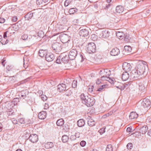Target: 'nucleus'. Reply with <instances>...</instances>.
<instances>
[{
	"instance_id": "1",
	"label": "nucleus",
	"mask_w": 151,
	"mask_h": 151,
	"mask_svg": "<svg viewBox=\"0 0 151 151\" xmlns=\"http://www.w3.org/2000/svg\"><path fill=\"white\" fill-rule=\"evenodd\" d=\"M80 97L82 101V103L87 106H91L94 104L95 100L92 97H89L88 95L82 94L80 95Z\"/></svg>"
},
{
	"instance_id": "2",
	"label": "nucleus",
	"mask_w": 151,
	"mask_h": 151,
	"mask_svg": "<svg viewBox=\"0 0 151 151\" xmlns=\"http://www.w3.org/2000/svg\"><path fill=\"white\" fill-rule=\"evenodd\" d=\"M130 77L133 80H137L139 79V77L140 76L138 72L137 68L136 67L133 68L131 72Z\"/></svg>"
},
{
	"instance_id": "3",
	"label": "nucleus",
	"mask_w": 151,
	"mask_h": 151,
	"mask_svg": "<svg viewBox=\"0 0 151 151\" xmlns=\"http://www.w3.org/2000/svg\"><path fill=\"white\" fill-rule=\"evenodd\" d=\"M61 44L58 42L53 43L52 45V48L54 51L56 53L58 54L61 50L62 48Z\"/></svg>"
},
{
	"instance_id": "4",
	"label": "nucleus",
	"mask_w": 151,
	"mask_h": 151,
	"mask_svg": "<svg viewBox=\"0 0 151 151\" xmlns=\"http://www.w3.org/2000/svg\"><path fill=\"white\" fill-rule=\"evenodd\" d=\"M59 37L60 41L63 43L68 42L70 40V36L65 34H62L60 35Z\"/></svg>"
},
{
	"instance_id": "5",
	"label": "nucleus",
	"mask_w": 151,
	"mask_h": 151,
	"mask_svg": "<svg viewBox=\"0 0 151 151\" xmlns=\"http://www.w3.org/2000/svg\"><path fill=\"white\" fill-rule=\"evenodd\" d=\"M96 51V47L95 44L93 42L89 43L87 47V51L89 53H94Z\"/></svg>"
},
{
	"instance_id": "6",
	"label": "nucleus",
	"mask_w": 151,
	"mask_h": 151,
	"mask_svg": "<svg viewBox=\"0 0 151 151\" xmlns=\"http://www.w3.org/2000/svg\"><path fill=\"white\" fill-rule=\"evenodd\" d=\"M78 54L77 51L76 49H73L69 52L68 55L69 58L70 60H74Z\"/></svg>"
},
{
	"instance_id": "7",
	"label": "nucleus",
	"mask_w": 151,
	"mask_h": 151,
	"mask_svg": "<svg viewBox=\"0 0 151 151\" xmlns=\"http://www.w3.org/2000/svg\"><path fill=\"white\" fill-rule=\"evenodd\" d=\"M110 33L107 30H105L102 31L100 34V37L102 38H107L110 36Z\"/></svg>"
},
{
	"instance_id": "8",
	"label": "nucleus",
	"mask_w": 151,
	"mask_h": 151,
	"mask_svg": "<svg viewBox=\"0 0 151 151\" xmlns=\"http://www.w3.org/2000/svg\"><path fill=\"white\" fill-rule=\"evenodd\" d=\"M29 139L30 142L34 143L38 140V136L36 134H31L29 137Z\"/></svg>"
},
{
	"instance_id": "9",
	"label": "nucleus",
	"mask_w": 151,
	"mask_h": 151,
	"mask_svg": "<svg viewBox=\"0 0 151 151\" xmlns=\"http://www.w3.org/2000/svg\"><path fill=\"white\" fill-rule=\"evenodd\" d=\"M150 104V102L148 99H144L142 103V106L144 108H149Z\"/></svg>"
},
{
	"instance_id": "10",
	"label": "nucleus",
	"mask_w": 151,
	"mask_h": 151,
	"mask_svg": "<svg viewBox=\"0 0 151 151\" xmlns=\"http://www.w3.org/2000/svg\"><path fill=\"white\" fill-rule=\"evenodd\" d=\"M55 57L52 54L48 53L46 54L45 56V59L48 62H51L54 59Z\"/></svg>"
},
{
	"instance_id": "11",
	"label": "nucleus",
	"mask_w": 151,
	"mask_h": 151,
	"mask_svg": "<svg viewBox=\"0 0 151 151\" xmlns=\"http://www.w3.org/2000/svg\"><path fill=\"white\" fill-rule=\"evenodd\" d=\"M57 88L58 91L61 92L66 90V86L65 84L63 83L60 84L57 86Z\"/></svg>"
},
{
	"instance_id": "12",
	"label": "nucleus",
	"mask_w": 151,
	"mask_h": 151,
	"mask_svg": "<svg viewBox=\"0 0 151 151\" xmlns=\"http://www.w3.org/2000/svg\"><path fill=\"white\" fill-rule=\"evenodd\" d=\"M89 33L88 30L86 29H81L79 33L80 35L82 37L87 36Z\"/></svg>"
},
{
	"instance_id": "13",
	"label": "nucleus",
	"mask_w": 151,
	"mask_h": 151,
	"mask_svg": "<svg viewBox=\"0 0 151 151\" xmlns=\"http://www.w3.org/2000/svg\"><path fill=\"white\" fill-rule=\"evenodd\" d=\"M119 50L117 47L113 48L110 52V54L112 56H116L118 55L119 53Z\"/></svg>"
},
{
	"instance_id": "14",
	"label": "nucleus",
	"mask_w": 151,
	"mask_h": 151,
	"mask_svg": "<svg viewBox=\"0 0 151 151\" xmlns=\"http://www.w3.org/2000/svg\"><path fill=\"white\" fill-rule=\"evenodd\" d=\"M47 113L46 111H43L40 112L38 115L39 118L41 119H44L46 117Z\"/></svg>"
},
{
	"instance_id": "15",
	"label": "nucleus",
	"mask_w": 151,
	"mask_h": 151,
	"mask_svg": "<svg viewBox=\"0 0 151 151\" xmlns=\"http://www.w3.org/2000/svg\"><path fill=\"white\" fill-rule=\"evenodd\" d=\"M145 84V83L144 82L139 83V90L142 92L145 91V87L146 86Z\"/></svg>"
},
{
	"instance_id": "16",
	"label": "nucleus",
	"mask_w": 151,
	"mask_h": 151,
	"mask_svg": "<svg viewBox=\"0 0 151 151\" xmlns=\"http://www.w3.org/2000/svg\"><path fill=\"white\" fill-rule=\"evenodd\" d=\"M129 74L126 72H124L122 75V79L123 81H126L129 78Z\"/></svg>"
},
{
	"instance_id": "17",
	"label": "nucleus",
	"mask_w": 151,
	"mask_h": 151,
	"mask_svg": "<svg viewBox=\"0 0 151 151\" xmlns=\"http://www.w3.org/2000/svg\"><path fill=\"white\" fill-rule=\"evenodd\" d=\"M148 127L147 126L142 127L139 129V132L142 134H145L147 132Z\"/></svg>"
},
{
	"instance_id": "18",
	"label": "nucleus",
	"mask_w": 151,
	"mask_h": 151,
	"mask_svg": "<svg viewBox=\"0 0 151 151\" xmlns=\"http://www.w3.org/2000/svg\"><path fill=\"white\" fill-rule=\"evenodd\" d=\"M47 50H40L39 51V55L41 57H42L44 56L45 55H46V54H47Z\"/></svg>"
},
{
	"instance_id": "19",
	"label": "nucleus",
	"mask_w": 151,
	"mask_h": 151,
	"mask_svg": "<svg viewBox=\"0 0 151 151\" xmlns=\"http://www.w3.org/2000/svg\"><path fill=\"white\" fill-rule=\"evenodd\" d=\"M124 10V7L122 6H118L116 7V12L119 13H122Z\"/></svg>"
},
{
	"instance_id": "20",
	"label": "nucleus",
	"mask_w": 151,
	"mask_h": 151,
	"mask_svg": "<svg viewBox=\"0 0 151 151\" xmlns=\"http://www.w3.org/2000/svg\"><path fill=\"white\" fill-rule=\"evenodd\" d=\"M137 65L138 66H142L143 65L148 66L147 63L143 60H137Z\"/></svg>"
},
{
	"instance_id": "21",
	"label": "nucleus",
	"mask_w": 151,
	"mask_h": 151,
	"mask_svg": "<svg viewBox=\"0 0 151 151\" xmlns=\"http://www.w3.org/2000/svg\"><path fill=\"white\" fill-rule=\"evenodd\" d=\"M138 116V114L135 112H132L129 116L130 119H133L137 118Z\"/></svg>"
},
{
	"instance_id": "22",
	"label": "nucleus",
	"mask_w": 151,
	"mask_h": 151,
	"mask_svg": "<svg viewBox=\"0 0 151 151\" xmlns=\"http://www.w3.org/2000/svg\"><path fill=\"white\" fill-rule=\"evenodd\" d=\"M77 125L79 127H81L85 125V122L84 120L82 119L79 120L77 122Z\"/></svg>"
},
{
	"instance_id": "23",
	"label": "nucleus",
	"mask_w": 151,
	"mask_h": 151,
	"mask_svg": "<svg viewBox=\"0 0 151 151\" xmlns=\"http://www.w3.org/2000/svg\"><path fill=\"white\" fill-rule=\"evenodd\" d=\"M138 70V72L140 75H142L144 73L145 71V67H140L139 68L138 67H136Z\"/></svg>"
},
{
	"instance_id": "24",
	"label": "nucleus",
	"mask_w": 151,
	"mask_h": 151,
	"mask_svg": "<svg viewBox=\"0 0 151 151\" xmlns=\"http://www.w3.org/2000/svg\"><path fill=\"white\" fill-rule=\"evenodd\" d=\"M54 146L53 143L51 142H47L45 144V147L46 149L52 148Z\"/></svg>"
},
{
	"instance_id": "25",
	"label": "nucleus",
	"mask_w": 151,
	"mask_h": 151,
	"mask_svg": "<svg viewBox=\"0 0 151 151\" xmlns=\"http://www.w3.org/2000/svg\"><path fill=\"white\" fill-rule=\"evenodd\" d=\"M88 124L90 127L94 126L95 124V122L92 119H90L88 121Z\"/></svg>"
},
{
	"instance_id": "26",
	"label": "nucleus",
	"mask_w": 151,
	"mask_h": 151,
	"mask_svg": "<svg viewBox=\"0 0 151 151\" xmlns=\"http://www.w3.org/2000/svg\"><path fill=\"white\" fill-rule=\"evenodd\" d=\"M124 34L122 32H117L116 33V37L119 39H123L124 37Z\"/></svg>"
},
{
	"instance_id": "27",
	"label": "nucleus",
	"mask_w": 151,
	"mask_h": 151,
	"mask_svg": "<svg viewBox=\"0 0 151 151\" xmlns=\"http://www.w3.org/2000/svg\"><path fill=\"white\" fill-rule=\"evenodd\" d=\"M68 55H65V56H63V57L62 58L61 60L62 63L65 64L67 63H68Z\"/></svg>"
},
{
	"instance_id": "28",
	"label": "nucleus",
	"mask_w": 151,
	"mask_h": 151,
	"mask_svg": "<svg viewBox=\"0 0 151 151\" xmlns=\"http://www.w3.org/2000/svg\"><path fill=\"white\" fill-rule=\"evenodd\" d=\"M35 13L30 12L26 15L25 17L27 18V19L29 20L31 19L34 16H35Z\"/></svg>"
},
{
	"instance_id": "29",
	"label": "nucleus",
	"mask_w": 151,
	"mask_h": 151,
	"mask_svg": "<svg viewBox=\"0 0 151 151\" xmlns=\"http://www.w3.org/2000/svg\"><path fill=\"white\" fill-rule=\"evenodd\" d=\"M64 121L63 119H58L56 122V124L58 126H61L64 124Z\"/></svg>"
},
{
	"instance_id": "30",
	"label": "nucleus",
	"mask_w": 151,
	"mask_h": 151,
	"mask_svg": "<svg viewBox=\"0 0 151 151\" xmlns=\"http://www.w3.org/2000/svg\"><path fill=\"white\" fill-rule=\"evenodd\" d=\"M123 70L125 72H127L131 70L132 69L134 68V67H122Z\"/></svg>"
},
{
	"instance_id": "31",
	"label": "nucleus",
	"mask_w": 151,
	"mask_h": 151,
	"mask_svg": "<svg viewBox=\"0 0 151 151\" xmlns=\"http://www.w3.org/2000/svg\"><path fill=\"white\" fill-rule=\"evenodd\" d=\"M68 139L69 137L67 135H64L62 137V140L64 143H65L68 142Z\"/></svg>"
},
{
	"instance_id": "32",
	"label": "nucleus",
	"mask_w": 151,
	"mask_h": 151,
	"mask_svg": "<svg viewBox=\"0 0 151 151\" xmlns=\"http://www.w3.org/2000/svg\"><path fill=\"white\" fill-rule=\"evenodd\" d=\"M115 112V110H113V111H110L107 114H105L102 117L104 118H105L106 117L112 115Z\"/></svg>"
},
{
	"instance_id": "33",
	"label": "nucleus",
	"mask_w": 151,
	"mask_h": 151,
	"mask_svg": "<svg viewBox=\"0 0 151 151\" xmlns=\"http://www.w3.org/2000/svg\"><path fill=\"white\" fill-rule=\"evenodd\" d=\"M72 92L71 90L70 89H68L66 90L65 92L64 95L67 96H69L72 94Z\"/></svg>"
},
{
	"instance_id": "34",
	"label": "nucleus",
	"mask_w": 151,
	"mask_h": 151,
	"mask_svg": "<svg viewBox=\"0 0 151 151\" xmlns=\"http://www.w3.org/2000/svg\"><path fill=\"white\" fill-rule=\"evenodd\" d=\"M49 0H37L36 1L37 4L40 5L41 4H42L43 3H45L48 2Z\"/></svg>"
},
{
	"instance_id": "35",
	"label": "nucleus",
	"mask_w": 151,
	"mask_h": 151,
	"mask_svg": "<svg viewBox=\"0 0 151 151\" xmlns=\"http://www.w3.org/2000/svg\"><path fill=\"white\" fill-rule=\"evenodd\" d=\"M77 9L75 8L70 9L69 10V13L70 14H73L77 12Z\"/></svg>"
},
{
	"instance_id": "36",
	"label": "nucleus",
	"mask_w": 151,
	"mask_h": 151,
	"mask_svg": "<svg viewBox=\"0 0 151 151\" xmlns=\"http://www.w3.org/2000/svg\"><path fill=\"white\" fill-rule=\"evenodd\" d=\"M113 148L111 145H107L106 148V151H113Z\"/></svg>"
},
{
	"instance_id": "37",
	"label": "nucleus",
	"mask_w": 151,
	"mask_h": 151,
	"mask_svg": "<svg viewBox=\"0 0 151 151\" xmlns=\"http://www.w3.org/2000/svg\"><path fill=\"white\" fill-rule=\"evenodd\" d=\"M125 50L129 52H130L132 50V48L129 46H125L124 47Z\"/></svg>"
},
{
	"instance_id": "38",
	"label": "nucleus",
	"mask_w": 151,
	"mask_h": 151,
	"mask_svg": "<svg viewBox=\"0 0 151 151\" xmlns=\"http://www.w3.org/2000/svg\"><path fill=\"white\" fill-rule=\"evenodd\" d=\"M130 38L131 37H130L129 35H126L125 36V40L127 42H128L129 41V40L130 39Z\"/></svg>"
},
{
	"instance_id": "39",
	"label": "nucleus",
	"mask_w": 151,
	"mask_h": 151,
	"mask_svg": "<svg viewBox=\"0 0 151 151\" xmlns=\"http://www.w3.org/2000/svg\"><path fill=\"white\" fill-rule=\"evenodd\" d=\"M77 81L75 80H74L72 83V87L73 88H75L77 86Z\"/></svg>"
},
{
	"instance_id": "40",
	"label": "nucleus",
	"mask_w": 151,
	"mask_h": 151,
	"mask_svg": "<svg viewBox=\"0 0 151 151\" xmlns=\"http://www.w3.org/2000/svg\"><path fill=\"white\" fill-rule=\"evenodd\" d=\"M131 65H134L132 63H130L127 62L123 63L122 66H131Z\"/></svg>"
},
{
	"instance_id": "41",
	"label": "nucleus",
	"mask_w": 151,
	"mask_h": 151,
	"mask_svg": "<svg viewBox=\"0 0 151 151\" xmlns=\"http://www.w3.org/2000/svg\"><path fill=\"white\" fill-rule=\"evenodd\" d=\"M40 97L41 99L44 101H46L47 99V97L45 95H41Z\"/></svg>"
},
{
	"instance_id": "42",
	"label": "nucleus",
	"mask_w": 151,
	"mask_h": 151,
	"mask_svg": "<svg viewBox=\"0 0 151 151\" xmlns=\"http://www.w3.org/2000/svg\"><path fill=\"white\" fill-rule=\"evenodd\" d=\"M72 0H66L64 3V5L65 6H67L70 4L72 1Z\"/></svg>"
},
{
	"instance_id": "43",
	"label": "nucleus",
	"mask_w": 151,
	"mask_h": 151,
	"mask_svg": "<svg viewBox=\"0 0 151 151\" xmlns=\"http://www.w3.org/2000/svg\"><path fill=\"white\" fill-rule=\"evenodd\" d=\"M60 57H58L55 61L56 63L58 64H62V62L61 60H60Z\"/></svg>"
},
{
	"instance_id": "44",
	"label": "nucleus",
	"mask_w": 151,
	"mask_h": 151,
	"mask_svg": "<svg viewBox=\"0 0 151 151\" xmlns=\"http://www.w3.org/2000/svg\"><path fill=\"white\" fill-rule=\"evenodd\" d=\"M105 128L104 127L102 128L99 131V132L100 133V134H102L105 132Z\"/></svg>"
},
{
	"instance_id": "45",
	"label": "nucleus",
	"mask_w": 151,
	"mask_h": 151,
	"mask_svg": "<svg viewBox=\"0 0 151 151\" xmlns=\"http://www.w3.org/2000/svg\"><path fill=\"white\" fill-rule=\"evenodd\" d=\"M110 78L106 76H104L101 77V79L103 81H108L109 80Z\"/></svg>"
},
{
	"instance_id": "46",
	"label": "nucleus",
	"mask_w": 151,
	"mask_h": 151,
	"mask_svg": "<svg viewBox=\"0 0 151 151\" xmlns=\"http://www.w3.org/2000/svg\"><path fill=\"white\" fill-rule=\"evenodd\" d=\"M19 122L21 124H25V120L24 118H21L19 120Z\"/></svg>"
},
{
	"instance_id": "47",
	"label": "nucleus",
	"mask_w": 151,
	"mask_h": 151,
	"mask_svg": "<svg viewBox=\"0 0 151 151\" xmlns=\"http://www.w3.org/2000/svg\"><path fill=\"white\" fill-rule=\"evenodd\" d=\"M106 86V85H103L100 86V87L97 90V91H101L103 88H105Z\"/></svg>"
},
{
	"instance_id": "48",
	"label": "nucleus",
	"mask_w": 151,
	"mask_h": 151,
	"mask_svg": "<svg viewBox=\"0 0 151 151\" xmlns=\"http://www.w3.org/2000/svg\"><path fill=\"white\" fill-rule=\"evenodd\" d=\"M132 147V144L131 143H129L127 145V148L129 149H131Z\"/></svg>"
},
{
	"instance_id": "49",
	"label": "nucleus",
	"mask_w": 151,
	"mask_h": 151,
	"mask_svg": "<svg viewBox=\"0 0 151 151\" xmlns=\"http://www.w3.org/2000/svg\"><path fill=\"white\" fill-rule=\"evenodd\" d=\"M86 142L84 141H81L80 143V145L82 147H84L86 145Z\"/></svg>"
},
{
	"instance_id": "50",
	"label": "nucleus",
	"mask_w": 151,
	"mask_h": 151,
	"mask_svg": "<svg viewBox=\"0 0 151 151\" xmlns=\"http://www.w3.org/2000/svg\"><path fill=\"white\" fill-rule=\"evenodd\" d=\"M28 36L27 35H24L22 36V39L24 40H26L28 38Z\"/></svg>"
},
{
	"instance_id": "51",
	"label": "nucleus",
	"mask_w": 151,
	"mask_h": 151,
	"mask_svg": "<svg viewBox=\"0 0 151 151\" xmlns=\"http://www.w3.org/2000/svg\"><path fill=\"white\" fill-rule=\"evenodd\" d=\"M76 138L75 135H72L70 137V139L72 140H74L76 139Z\"/></svg>"
},
{
	"instance_id": "52",
	"label": "nucleus",
	"mask_w": 151,
	"mask_h": 151,
	"mask_svg": "<svg viewBox=\"0 0 151 151\" xmlns=\"http://www.w3.org/2000/svg\"><path fill=\"white\" fill-rule=\"evenodd\" d=\"M75 135L76 138H79L80 136V133L79 132H77L75 133Z\"/></svg>"
},
{
	"instance_id": "53",
	"label": "nucleus",
	"mask_w": 151,
	"mask_h": 151,
	"mask_svg": "<svg viewBox=\"0 0 151 151\" xmlns=\"http://www.w3.org/2000/svg\"><path fill=\"white\" fill-rule=\"evenodd\" d=\"M5 21V19L2 17H0V23H3Z\"/></svg>"
},
{
	"instance_id": "54",
	"label": "nucleus",
	"mask_w": 151,
	"mask_h": 151,
	"mask_svg": "<svg viewBox=\"0 0 151 151\" xmlns=\"http://www.w3.org/2000/svg\"><path fill=\"white\" fill-rule=\"evenodd\" d=\"M111 6V4L108 3V4H106L105 7H104V9L106 10L108 9Z\"/></svg>"
},
{
	"instance_id": "55",
	"label": "nucleus",
	"mask_w": 151,
	"mask_h": 151,
	"mask_svg": "<svg viewBox=\"0 0 151 151\" xmlns=\"http://www.w3.org/2000/svg\"><path fill=\"white\" fill-rule=\"evenodd\" d=\"M80 57L81 58V62H82L83 61H84L85 60V59L84 58V57L83 56V55H82L81 54L80 55Z\"/></svg>"
},
{
	"instance_id": "56",
	"label": "nucleus",
	"mask_w": 151,
	"mask_h": 151,
	"mask_svg": "<svg viewBox=\"0 0 151 151\" xmlns=\"http://www.w3.org/2000/svg\"><path fill=\"white\" fill-rule=\"evenodd\" d=\"M17 20V17L15 16L12 18V21L14 22H16Z\"/></svg>"
},
{
	"instance_id": "57",
	"label": "nucleus",
	"mask_w": 151,
	"mask_h": 151,
	"mask_svg": "<svg viewBox=\"0 0 151 151\" xmlns=\"http://www.w3.org/2000/svg\"><path fill=\"white\" fill-rule=\"evenodd\" d=\"M125 85H122V86H120V89L121 90H123L126 87V86H125Z\"/></svg>"
},
{
	"instance_id": "58",
	"label": "nucleus",
	"mask_w": 151,
	"mask_h": 151,
	"mask_svg": "<svg viewBox=\"0 0 151 151\" xmlns=\"http://www.w3.org/2000/svg\"><path fill=\"white\" fill-rule=\"evenodd\" d=\"M101 79L98 78L96 81V83L97 84H99L101 82Z\"/></svg>"
},
{
	"instance_id": "59",
	"label": "nucleus",
	"mask_w": 151,
	"mask_h": 151,
	"mask_svg": "<svg viewBox=\"0 0 151 151\" xmlns=\"http://www.w3.org/2000/svg\"><path fill=\"white\" fill-rule=\"evenodd\" d=\"M8 32V31H6L4 33L3 35V37L4 39H6V38H7V33Z\"/></svg>"
},
{
	"instance_id": "60",
	"label": "nucleus",
	"mask_w": 151,
	"mask_h": 151,
	"mask_svg": "<svg viewBox=\"0 0 151 151\" xmlns=\"http://www.w3.org/2000/svg\"><path fill=\"white\" fill-rule=\"evenodd\" d=\"M49 108L48 104H47L45 103L44 106V109H47Z\"/></svg>"
},
{
	"instance_id": "61",
	"label": "nucleus",
	"mask_w": 151,
	"mask_h": 151,
	"mask_svg": "<svg viewBox=\"0 0 151 151\" xmlns=\"http://www.w3.org/2000/svg\"><path fill=\"white\" fill-rule=\"evenodd\" d=\"M93 86H92L91 88H89V89H88L89 91L90 92H91L93 91Z\"/></svg>"
},
{
	"instance_id": "62",
	"label": "nucleus",
	"mask_w": 151,
	"mask_h": 151,
	"mask_svg": "<svg viewBox=\"0 0 151 151\" xmlns=\"http://www.w3.org/2000/svg\"><path fill=\"white\" fill-rule=\"evenodd\" d=\"M108 81H109L111 84H113L114 83V81L113 80V79L111 78H110L109 80Z\"/></svg>"
},
{
	"instance_id": "63",
	"label": "nucleus",
	"mask_w": 151,
	"mask_h": 151,
	"mask_svg": "<svg viewBox=\"0 0 151 151\" xmlns=\"http://www.w3.org/2000/svg\"><path fill=\"white\" fill-rule=\"evenodd\" d=\"M22 94H21V97L23 98V99H24L26 97V95L25 93L24 94H22Z\"/></svg>"
},
{
	"instance_id": "64",
	"label": "nucleus",
	"mask_w": 151,
	"mask_h": 151,
	"mask_svg": "<svg viewBox=\"0 0 151 151\" xmlns=\"http://www.w3.org/2000/svg\"><path fill=\"white\" fill-rule=\"evenodd\" d=\"M147 134L148 135L151 137V129L148 131Z\"/></svg>"
}]
</instances>
